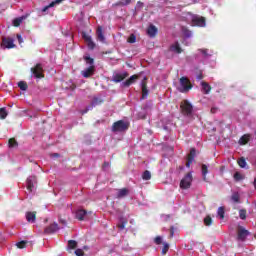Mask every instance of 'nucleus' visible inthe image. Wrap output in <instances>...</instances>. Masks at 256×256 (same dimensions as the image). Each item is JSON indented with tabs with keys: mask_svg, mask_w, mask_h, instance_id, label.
<instances>
[{
	"mask_svg": "<svg viewBox=\"0 0 256 256\" xmlns=\"http://www.w3.org/2000/svg\"><path fill=\"white\" fill-rule=\"evenodd\" d=\"M239 217H240V219H242V221H245V219H247V210L240 209L239 210Z\"/></svg>",
	"mask_w": 256,
	"mask_h": 256,
	"instance_id": "34",
	"label": "nucleus"
},
{
	"mask_svg": "<svg viewBox=\"0 0 256 256\" xmlns=\"http://www.w3.org/2000/svg\"><path fill=\"white\" fill-rule=\"evenodd\" d=\"M96 38L100 43H105V34H103V27L98 26L96 30Z\"/></svg>",
	"mask_w": 256,
	"mask_h": 256,
	"instance_id": "16",
	"label": "nucleus"
},
{
	"mask_svg": "<svg viewBox=\"0 0 256 256\" xmlns=\"http://www.w3.org/2000/svg\"><path fill=\"white\" fill-rule=\"evenodd\" d=\"M127 77H129V73H127V72H124L122 74H115L113 76L112 81L114 83H121V81H124V79H127Z\"/></svg>",
	"mask_w": 256,
	"mask_h": 256,
	"instance_id": "14",
	"label": "nucleus"
},
{
	"mask_svg": "<svg viewBox=\"0 0 256 256\" xmlns=\"http://www.w3.org/2000/svg\"><path fill=\"white\" fill-rule=\"evenodd\" d=\"M180 86L178 89L180 93H189L193 89V84H191V81L187 77L180 78Z\"/></svg>",
	"mask_w": 256,
	"mask_h": 256,
	"instance_id": "3",
	"label": "nucleus"
},
{
	"mask_svg": "<svg viewBox=\"0 0 256 256\" xmlns=\"http://www.w3.org/2000/svg\"><path fill=\"white\" fill-rule=\"evenodd\" d=\"M137 79H139V76L132 75L128 80L123 82L124 87H130V85H133V83H135V81H137Z\"/></svg>",
	"mask_w": 256,
	"mask_h": 256,
	"instance_id": "21",
	"label": "nucleus"
},
{
	"mask_svg": "<svg viewBox=\"0 0 256 256\" xmlns=\"http://www.w3.org/2000/svg\"><path fill=\"white\" fill-rule=\"evenodd\" d=\"M217 214L220 216V219H225V208L224 207H219Z\"/></svg>",
	"mask_w": 256,
	"mask_h": 256,
	"instance_id": "38",
	"label": "nucleus"
},
{
	"mask_svg": "<svg viewBox=\"0 0 256 256\" xmlns=\"http://www.w3.org/2000/svg\"><path fill=\"white\" fill-rule=\"evenodd\" d=\"M87 216V210L79 209L75 213V218L78 221H85V217Z\"/></svg>",
	"mask_w": 256,
	"mask_h": 256,
	"instance_id": "18",
	"label": "nucleus"
},
{
	"mask_svg": "<svg viewBox=\"0 0 256 256\" xmlns=\"http://www.w3.org/2000/svg\"><path fill=\"white\" fill-rule=\"evenodd\" d=\"M254 187L256 189V178L254 179Z\"/></svg>",
	"mask_w": 256,
	"mask_h": 256,
	"instance_id": "60",
	"label": "nucleus"
},
{
	"mask_svg": "<svg viewBox=\"0 0 256 256\" xmlns=\"http://www.w3.org/2000/svg\"><path fill=\"white\" fill-rule=\"evenodd\" d=\"M207 173H209V169L206 164H202V176L204 181H207Z\"/></svg>",
	"mask_w": 256,
	"mask_h": 256,
	"instance_id": "28",
	"label": "nucleus"
},
{
	"mask_svg": "<svg viewBox=\"0 0 256 256\" xmlns=\"http://www.w3.org/2000/svg\"><path fill=\"white\" fill-rule=\"evenodd\" d=\"M163 245L162 255H167V252L169 251V244L164 242Z\"/></svg>",
	"mask_w": 256,
	"mask_h": 256,
	"instance_id": "43",
	"label": "nucleus"
},
{
	"mask_svg": "<svg viewBox=\"0 0 256 256\" xmlns=\"http://www.w3.org/2000/svg\"><path fill=\"white\" fill-rule=\"evenodd\" d=\"M53 157H59V153H54Z\"/></svg>",
	"mask_w": 256,
	"mask_h": 256,
	"instance_id": "59",
	"label": "nucleus"
},
{
	"mask_svg": "<svg viewBox=\"0 0 256 256\" xmlns=\"http://www.w3.org/2000/svg\"><path fill=\"white\" fill-rule=\"evenodd\" d=\"M206 21L207 20L203 16H199V15L192 16V25H195L196 27H205Z\"/></svg>",
	"mask_w": 256,
	"mask_h": 256,
	"instance_id": "6",
	"label": "nucleus"
},
{
	"mask_svg": "<svg viewBox=\"0 0 256 256\" xmlns=\"http://www.w3.org/2000/svg\"><path fill=\"white\" fill-rule=\"evenodd\" d=\"M204 225H206V227H211V225H213V218H211V216H206L204 218Z\"/></svg>",
	"mask_w": 256,
	"mask_h": 256,
	"instance_id": "31",
	"label": "nucleus"
},
{
	"mask_svg": "<svg viewBox=\"0 0 256 256\" xmlns=\"http://www.w3.org/2000/svg\"><path fill=\"white\" fill-rule=\"evenodd\" d=\"M82 38L84 39L85 43L87 44L88 49H91V51H93V49H95V47H96V44H95V42H93V38L91 37V35L83 32Z\"/></svg>",
	"mask_w": 256,
	"mask_h": 256,
	"instance_id": "8",
	"label": "nucleus"
},
{
	"mask_svg": "<svg viewBox=\"0 0 256 256\" xmlns=\"http://www.w3.org/2000/svg\"><path fill=\"white\" fill-rule=\"evenodd\" d=\"M217 111H219V108H217V107H212L211 110H210V112H211L212 114L217 113Z\"/></svg>",
	"mask_w": 256,
	"mask_h": 256,
	"instance_id": "53",
	"label": "nucleus"
},
{
	"mask_svg": "<svg viewBox=\"0 0 256 256\" xmlns=\"http://www.w3.org/2000/svg\"><path fill=\"white\" fill-rule=\"evenodd\" d=\"M8 147H10V149L17 148L19 147V142H17L15 138H10L8 140Z\"/></svg>",
	"mask_w": 256,
	"mask_h": 256,
	"instance_id": "26",
	"label": "nucleus"
},
{
	"mask_svg": "<svg viewBox=\"0 0 256 256\" xmlns=\"http://www.w3.org/2000/svg\"><path fill=\"white\" fill-rule=\"evenodd\" d=\"M127 195H129V189L127 188L119 189L117 192V199H123V197H127Z\"/></svg>",
	"mask_w": 256,
	"mask_h": 256,
	"instance_id": "22",
	"label": "nucleus"
},
{
	"mask_svg": "<svg viewBox=\"0 0 256 256\" xmlns=\"http://www.w3.org/2000/svg\"><path fill=\"white\" fill-rule=\"evenodd\" d=\"M60 223H62V225H67V221L65 220H60Z\"/></svg>",
	"mask_w": 256,
	"mask_h": 256,
	"instance_id": "57",
	"label": "nucleus"
},
{
	"mask_svg": "<svg viewBox=\"0 0 256 256\" xmlns=\"http://www.w3.org/2000/svg\"><path fill=\"white\" fill-rule=\"evenodd\" d=\"M238 165H239V167H241V169H245V167H247V161L245 160L244 157H241L238 160Z\"/></svg>",
	"mask_w": 256,
	"mask_h": 256,
	"instance_id": "32",
	"label": "nucleus"
},
{
	"mask_svg": "<svg viewBox=\"0 0 256 256\" xmlns=\"http://www.w3.org/2000/svg\"><path fill=\"white\" fill-rule=\"evenodd\" d=\"M195 155H197V150L195 148L190 149V153L187 156V161H186V167L189 169L191 167V164L193 161H195Z\"/></svg>",
	"mask_w": 256,
	"mask_h": 256,
	"instance_id": "10",
	"label": "nucleus"
},
{
	"mask_svg": "<svg viewBox=\"0 0 256 256\" xmlns=\"http://www.w3.org/2000/svg\"><path fill=\"white\" fill-rule=\"evenodd\" d=\"M37 181V178L35 176H29L26 180L27 190L32 193L33 187H35V182Z\"/></svg>",
	"mask_w": 256,
	"mask_h": 256,
	"instance_id": "13",
	"label": "nucleus"
},
{
	"mask_svg": "<svg viewBox=\"0 0 256 256\" xmlns=\"http://www.w3.org/2000/svg\"><path fill=\"white\" fill-rule=\"evenodd\" d=\"M110 165H111V164H110L109 162H104V163H103V168L105 169V167H110Z\"/></svg>",
	"mask_w": 256,
	"mask_h": 256,
	"instance_id": "55",
	"label": "nucleus"
},
{
	"mask_svg": "<svg viewBox=\"0 0 256 256\" xmlns=\"http://www.w3.org/2000/svg\"><path fill=\"white\" fill-rule=\"evenodd\" d=\"M180 171H183L185 169L184 166H179Z\"/></svg>",
	"mask_w": 256,
	"mask_h": 256,
	"instance_id": "58",
	"label": "nucleus"
},
{
	"mask_svg": "<svg viewBox=\"0 0 256 256\" xmlns=\"http://www.w3.org/2000/svg\"><path fill=\"white\" fill-rule=\"evenodd\" d=\"M2 47H5V49H13L15 47V44L13 43L12 38H3L2 39Z\"/></svg>",
	"mask_w": 256,
	"mask_h": 256,
	"instance_id": "15",
	"label": "nucleus"
},
{
	"mask_svg": "<svg viewBox=\"0 0 256 256\" xmlns=\"http://www.w3.org/2000/svg\"><path fill=\"white\" fill-rule=\"evenodd\" d=\"M112 7H123V4H122L121 0H119L118 2L112 4Z\"/></svg>",
	"mask_w": 256,
	"mask_h": 256,
	"instance_id": "49",
	"label": "nucleus"
},
{
	"mask_svg": "<svg viewBox=\"0 0 256 256\" xmlns=\"http://www.w3.org/2000/svg\"><path fill=\"white\" fill-rule=\"evenodd\" d=\"M26 220L28 221V223H35V221L37 220V212H26Z\"/></svg>",
	"mask_w": 256,
	"mask_h": 256,
	"instance_id": "19",
	"label": "nucleus"
},
{
	"mask_svg": "<svg viewBox=\"0 0 256 256\" xmlns=\"http://www.w3.org/2000/svg\"><path fill=\"white\" fill-rule=\"evenodd\" d=\"M196 79L198 81H201V79H203V72H200L197 76H196Z\"/></svg>",
	"mask_w": 256,
	"mask_h": 256,
	"instance_id": "52",
	"label": "nucleus"
},
{
	"mask_svg": "<svg viewBox=\"0 0 256 256\" xmlns=\"http://www.w3.org/2000/svg\"><path fill=\"white\" fill-rule=\"evenodd\" d=\"M135 41H137V36H135V34H131L127 39L128 43H135Z\"/></svg>",
	"mask_w": 256,
	"mask_h": 256,
	"instance_id": "44",
	"label": "nucleus"
},
{
	"mask_svg": "<svg viewBox=\"0 0 256 256\" xmlns=\"http://www.w3.org/2000/svg\"><path fill=\"white\" fill-rule=\"evenodd\" d=\"M68 248H69V249H77V241H75V240H69V241H68Z\"/></svg>",
	"mask_w": 256,
	"mask_h": 256,
	"instance_id": "40",
	"label": "nucleus"
},
{
	"mask_svg": "<svg viewBox=\"0 0 256 256\" xmlns=\"http://www.w3.org/2000/svg\"><path fill=\"white\" fill-rule=\"evenodd\" d=\"M9 112H7V108H0V119H7Z\"/></svg>",
	"mask_w": 256,
	"mask_h": 256,
	"instance_id": "29",
	"label": "nucleus"
},
{
	"mask_svg": "<svg viewBox=\"0 0 256 256\" xmlns=\"http://www.w3.org/2000/svg\"><path fill=\"white\" fill-rule=\"evenodd\" d=\"M182 33L184 36H186L187 38L191 37V35H193V33L191 32V30L187 29L186 27L182 28Z\"/></svg>",
	"mask_w": 256,
	"mask_h": 256,
	"instance_id": "39",
	"label": "nucleus"
},
{
	"mask_svg": "<svg viewBox=\"0 0 256 256\" xmlns=\"http://www.w3.org/2000/svg\"><path fill=\"white\" fill-rule=\"evenodd\" d=\"M25 19H27V16H22V17L15 18L13 20L14 27H19L21 25V23H23V21H25Z\"/></svg>",
	"mask_w": 256,
	"mask_h": 256,
	"instance_id": "24",
	"label": "nucleus"
},
{
	"mask_svg": "<svg viewBox=\"0 0 256 256\" xmlns=\"http://www.w3.org/2000/svg\"><path fill=\"white\" fill-rule=\"evenodd\" d=\"M137 7H143V2L138 1V2H137Z\"/></svg>",
	"mask_w": 256,
	"mask_h": 256,
	"instance_id": "56",
	"label": "nucleus"
},
{
	"mask_svg": "<svg viewBox=\"0 0 256 256\" xmlns=\"http://www.w3.org/2000/svg\"><path fill=\"white\" fill-rule=\"evenodd\" d=\"M200 53H202V55H204V57H207V55H209L207 53V49H199Z\"/></svg>",
	"mask_w": 256,
	"mask_h": 256,
	"instance_id": "51",
	"label": "nucleus"
},
{
	"mask_svg": "<svg viewBox=\"0 0 256 256\" xmlns=\"http://www.w3.org/2000/svg\"><path fill=\"white\" fill-rule=\"evenodd\" d=\"M126 225H127V221H123L120 224H118V229L123 230V229H125Z\"/></svg>",
	"mask_w": 256,
	"mask_h": 256,
	"instance_id": "47",
	"label": "nucleus"
},
{
	"mask_svg": "<svg viewBox=\"0 0 256 256\" xmlns=\"http://www.w3.org/2000/svg\"><path fill=\"white\" fill-rule=\"evenodd\" d=\"M154 243L156 245H161V243H163V238H161V236H157L155 239H154Z\"/></svg>",
	"mask_w": 256,
	"mask_h": 256,
	"instance_id": "45",
	"label": "nucleus"
},
{
	"mask_svg": "<svg viewBox=\"0 0 256 256\" xmlns=\"http://www.w3.org/2000/svg\"><path fill=\"white\" fill-rule=\"evenodd\" d=\"M174 235H175V227L171 226L170 227V238H173Z\"/></svg>",
	"mask_w": 256,
	"mask_h": 256,
	"instance_id": "50",
	"label": "nucleus"
},
{
	"mask_svg": "<svg viewBox=\"0 0 256 256\" xmlns=\"http://www.w3.org/2000/svg\"><path fill=\"white\" fill-rule=\"evenodd\" d=\"M202 85V90L204 92L205 95H209V93H211V85H209V83L207 82H201Z\"/></svg>",
	"mask_w": 256,
	"mask_h": 256,
	"instance_id": "23",
	"label": "nucleus"
},
{
	"mask_svg": "<svg viewBox=\"0 0 256 256\" xmlns=\"http://www.w3.org/2000/svg\"><path fill=\"white\" fill-rule=\"evenodd\" d=\"M82 77L84 79H89V77H93L95 75V66H89L88 68L81 71Z\"/></svg>",
	"mask_w": 256,
	"mask_h": 256,
	"instance_id": "9",
	"label": "nucleus"
},
{
	"mask_svg": "<svg viewBox=\"0 0 256 256\" xmlns=\"http://www.w3.org/2000/svg\"><path fill=\"white\" fill-rule=\"evenodd\" d=\"M18 87H19V89H21V91H27V89H29V86L27 85V82H25V81L18 82Z\"/></svg>",
	"mask_w": 256,
	"mask_h": 256,
	"instance_id": "30",
	"label": "nucleus"
},
{
	"mask_svg": "<svg viewBox=\"0 0 256 256\" xmlns=\"http://www.w3.org/2000/svg\"><path fill=\"white\" fill-rule=\"evenodd\" d=\"M249 237V230L245 229L243 226H239L237 230V240L245 241Z\"/></svg>",
	"mask_w": 256,
	"mask_h": 256,
	"instance_id": "7",
	"label": "nucleus"
},
{
	"mask_svg": "<svg viewBox=\"0 0 256 256\" xmlns=\"http://www.w3.org/2000/svg\"><path fill=\"white\" fill-rule=\"evenodd\" d=\"M63 0H55V1H52L48 6H45L42 11L43 13H45V11H47V9H51V7H54L56 5H59V3H62Z\"/></svg>",
	"mask_w": 256,
	"mask_h": 256,
	"instance_id": "25",
	"label": "nucleus"
},
{
	"mask_svg": "<svg viewBox=\"0 0 256 256\" xmlns=\"http://www.w3.org/2000/svg\"><path fill=\"white\" fill-rule=\"evenodd\" d=\"M158 29L155 27V25L151 24L148 28H147V35H149L150 37H156L157 33H158Z\"/></svg>",
	"mask_w": 256,
	"mask_h": 256,
	"instance_id": "20",
	"label": "nucleus"
},
{
	"mask_svg": "<svg viewBox=\"0 0 256 256\" xmlns=\"http://www.w3.org/2000/svg\"><path fill=\"white\" fill-rule=\"evenodd\" d=\"M231 199L234 203H239V199H240L239 193L238 192L233 193L231 196Z\"/></svg>",
	"mask_w": 256,
	"mask_h": 256,
	"instance_id": "42",
	"label": "nucleus"
},
{
	"mask_svg": "<svg viewBox=\"0 0 256 256\" xmlns=\"http://www.w3.org/2000/svg\"><path fill=\"white\" fill-rule=\"evenodd\" d=\"M56 231H59V224L53 223L45 228L44 233H46V235H51L53 233H56Z\"/></svg>",
	"mask_w": 256,
	"mask_h": 256,
	"instance_id": "12",
	"label": "nucleus"
},
{
	"mask_svg": "<svg viewBox=\"0 0 256 256\" xmlns=\"http://www.w3.org/2000/svg\"><path fill=\"white\" fill-rule=\"evenodd\" d=\"M101 103H103V100L99 98H93L91 105L92 107H97V105H101Z\"/></svg>",
	"mask_w": 256,
	"mask_h": 256,
	"instance_id": "37",
	"label": "nucleus"
},
{
	"mask_svg": "<svg viewBox=\"0 0 256 256\" xmlns=\"http://www.w3.org/2000/svg\"><path fill=\"white\" fill-rule=\"evenodd\" d=\"M180 112L184 117H193V104L189 100H182L180 102Z\"/></svg>",
	"mask_w": 256,
	"mask_h": 256,
	"instance_id": "1",
	"label": "nucleus"
},
{
	"mask_svg": "<svg viewBox=\"0 0 256 256\" xmlns=\"http://www.w3.org/2000/svg\"><path fill=\"white\" fill-rule=\"evenodd\" d=\"M17 39L19 43H23V38L21 37V35L17 34Z\"/></svg>",
	"mask_w": 256,
	"mask_h": 256,
	"instance_id": "54",
	"label": "nucleus"
},
{
	"mask_svg": "<svg viewBox=\"0 0 256 256\" xmlns=\"http://www.w3.org/2000/svg\"><path fill=\"white\" fill-rule=\"evenodd\" d=\"M142 179L144 181H149L151 179V172L149 170H145L142 174Z\"/></svg>",
	"mask_w": 256,
	"mask_h": 256,
	"instance_id": "33",
	"label": "nucleus"
},
{
	"mask_svg": "<svg viewBox=\"0 0 256 256\" xmlns=\"http://www.w3.org/2000/svg\"><path fill=\"white\" fill-rule=\"evenodd\" d=\"M170 51H172V53H177V55H181V53H183V48H181L179 42H175L170 45Z\"/></svg>",
	"mask_w": 256,
	"mask_h": 256,
	"instance_id": "17",
	"label": "nucleus"
},
{
	"mask_svg": "<svg viewBox=\"0 0 256 256\" xmlns=\"http://www.w3.org/2000/svg\"><path fill=\"white\" fill-rule=\"evenodd\" d=\"M127 129H129V122L123 120H118L112 125V131L114 133H123V131H127Z\"/></svg>",
	"mask_w": 256,
	"mask_h": 256,
	"instance_id": "2",
	"label": "nucleus"
},
{
	"mask_svg": "<svg viewBox=\"0 0 256 256\" xmlns=\"http://www.w3.org/2000/svg\"><path fill=\"white\" fill-rule=\"evenodd\" d=\"M141 89H142V97L141 99H145L146 97H149V89L147 88V77H144V79L141 82Z\"/></svg>",
	"mask_w": 256,
	"mask_h": 256,
	"instance_id": "11",
	"label": "nucleus"
},
{
	"mask_svg": "<svg viewBox=\"0 0 256 256\" xmlns=\"http://www.w3.org/2000/svg\"><path fill=\"white\" fill-rule=\"evenodd\" d=\"M121 3H122V7H125L131 4V0H121Z\"/></svg>",
	"mask_w": 256,
	"mask_h": 256,
	"instance_id": "48",
	"label": "nucleus"
},
{
	"mask_svg": "<svg viewBox=\"0 0 256 256\" xmlns=\"http://www.w3.org/2000/svg\"><path fill=\"white\" fill-rule=\"evenodd\" d=\"M31 73L36 79H45V73L43 71V65H41V63H38L35 65V67H32Z\"/></svg>",
	"mask_w": 256,
	"mask_h": 256,
	"instance_id": "5",
	"label": "nucleus"
},
{
	"mask_svg": "<svg viewBox=\"0 0 256 256\" xmlns=\"http://www.w3.org/2000/svg\"><path fill=\"white\" fill-rule=\"evenodd\" d=\"M84 61H86L87 65L94 66L95 60L89 56H84Z\"/></svg>",
	"mask_w": 256,
	"mask_h": 256,
	"instance_id": "36",
	"label": "nucleus"
},
{
	"mask_svg": "<svg viewBox=\"0 0 256 256\" xmlns=\"http://www.w3.org/2000/svg\"><path fill=\"white\" fill-rule=\"evenodd\" d=\"M249 139H251L250 135L248 134L243 135L239 140L240 145H247V143H249Z\"/></svg>",
	"mask_w": 256,
	"mask_h": 256,
	"instance_id": "27",
	"label": "nucleus"
},
{
	"mask_svg": "<svg viewBox=\"0 0 256 256\" xmlns=\"http://www.w3.org/2000/svg\"><path fill=\"white\" fill-rule=\"evenodd\" d=\"M243 179H245V176L240 172L234 174V181H243Z\"/></svg>",
	"mask_w": 256,
	"mask_h": 256,
	"instance_id": "35",
	"label": "nucleus"
},
{
	"mask_svg": "<svg viewBox=\"0 0 256 256\" xmlns=\"http://www.w3.org/2000/svg\"><path fill=\"white\" fill-rule=\"evenodd\" d=\"M193 183V174L188 172L180 181V189H189Z\"/></svg>",
	"mask_w": 256,
	"mask_h": 256,
	"instance_id": "4",
	"label": "nucleus"
},
{
	"mask_svg": "<svg viewBox=\"0 0 256 256\" xmlns=\"http://www.w3.org/2000/svg\"><path fill=\"white\" fill-rule=\"evenodd\" d=\"M75 255L83 256V255H85V252L82 249H76L75 250Z\"/></svg>",
	"mask_w": 256,
	"mask_h": 256,
	"instance_id": "46",
	"label": "nucleus"
},
{
	"mask_svg": "<svg viewBox=\"0 0 256 256\" xmlns=\"http://www.w3.org/2000/svg\"><path fill=\"white\" fill-rule=\"evenodd\" d=\"M16 247L18 249H25V247H27V241L23 240V241H20L16 244Z\"/></svg>",
	"mask_w": 256,
	"mask_h": 256,
	"instance_id": "41",
	"label": "nucleus"
}]
</instances>
